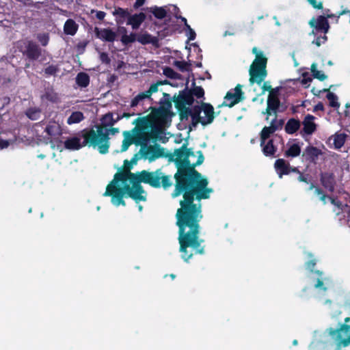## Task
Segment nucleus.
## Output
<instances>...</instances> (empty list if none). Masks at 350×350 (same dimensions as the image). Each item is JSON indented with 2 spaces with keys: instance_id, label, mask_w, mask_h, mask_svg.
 Segmentation results:
<instances>
[{
  "instance_id": "41",
  "label": "nucleus",
  "mask_w": 350,
  "mask_h": 350,
  "mask_svg": "<svg viewBox=\"0 0 350 350\" xmlns=\"http://www.w3.org/2000/svg\"><path fill=\"white\" fill-rule=\"evenodd\" d=\"M192 93L197 98H202L204 94V90L201 87H195L193 89Z\"/></svg>"
},
{
  "instance_id": "49",
  "label": "nucleus",
  "mask_w": 350,
  "mask_h": 350,
  "mask_svg": "<svg viewBox=\"0 0 350 350\" xmlns=\"http://www.w3.org/2000/svg\"><path fill=\"white\" fill-rule=\"evenodd\" d=\"M316 261L314 259H313L311 261L307 262L306 267L307 269L312 270V269L314 267Z\"/></svg>"
},
{
  "instance_id": "57",
  "label": "nucleus",
  "mask_w": 350,
  "mask_h": 350,
  "mask_svg": "<svg viewBox=\"0 0 350 350\" xmlns=\"http://www.w3.org/2000/svg\"><path fill=\"white\" fill-rule=\"evenodd\" d=\"M138 209H139V211H142V209H143L142 206V205H138Z\"/></svg>"
},
{
  "instance_id": "21",
  "label": "nucleus",
  "mask_w": 350,
  "mask_h": 350,
  "mask_svg": "<svg viewBox=\"0 0 350 350\" xmlns=\"http://www.w3.org/2000/svg\"><path fill=\"white\" fill-rule=\"evenodd\" d=\"M347 135L343 133H336L332 135L329 140L333 142L334 148L340 149L345 144Z\"/></svg>"
},
{
  "instance_id": "5",
  "label": "nucleus",
  "mask_w": 350,
  "mask_h": 350,
  "mask_svg": "<svg viewBox=\"0 0 350 350\" xmlns=\"http://www.w3.org/2000/svg\"><path fill=\"white\" fill-rule=\"evenodd\" d=\"M316 337L310 345V350H340L341 347L350 345V326L341 325L336 330L330 328L327 332Z\"/></svg>"
},
{
  "instance_id": "23",
  "label": "nucleus",
  "mask_w": 350,
  "mask_h": 350,
  "mask_svg": "<svg viewBox=\"0 0 350 350\" xmlns=\"http://www.w3.org/2000/svg\"><path fill=\"white\" fill-rule=\"evenodd\" d=\"M79 25L72 19H68L64 26V32L66 35L74 36L78 30Z\"/></svg>"
},
{
  "instance_id": "19",
  "label": "nucleus",
  "mask_w": 350,
  "mask_h": 350,
  "mask_svg": "<svg viewBox=\"0 0 350 350\" xmlns=\"http://www.w3.org/2000/svg\"><path fill=\"white\" fill-rule=\"evenodd\" d=\"M145 19L146 15L142 12L130 15L128 18L127 25H131L133 29H137L140 27Z\"/></svg>"
},
{
  "instance_id": "52",
  "label": "nucleus",
  "mask_w": 350,
  "mask_h": 350,
  "mask_svg": "<svg viewBox=\"0 0 350 350\" xmlns=\"http://www.w3.org/2000/svg\"><path fill=\"white\" fill-rule=\"evenodd\" d=\"M271 88V87L268 82H265L263 83V86H262L263 92H265L266 90H269Z\"/></svg>"
},
{
  "instance_id": "26",
  "label": "nucleus",
  "mask_w": 350,
  "mask_h": 350,
  "mask_svg": "<svg viewBox=\"0 0 350 350\" xmlns=\"http://www.w3.org/2000/svg\"><path fill=\"white\" fill-rule=\"evenodd\" d=\"M301 146L297 143H293L288 145V149L285 151L286 157H296L300 154Z\"/></svg>"
},
{
  "instance_id": "2",
  "label": "nucleus",
  "mask_w": 350,
  "mask_h": 350,
  "mask_svg": "<svg viewBox=\"0 0 350 350\" xmlns=\"http://www.w3.org/2000/svg\"><path fill=\"white\" fill-rule=\"evenodd\" d=\"M131 165L132 164L126 160L124 167L127 170L116 173L103 193L104 196H110L111 203L116 206H125L123 200L124 197H130L137 203L146 201V194L141 185L142 183L149 184L154 187L162 186L165 189L172 185L170 176L163 175L159 170L152 172L143 170L131 173L129 171Z\"/></svg>"
},
{
  "instance_id": "12",
  "label": "nucleus",
  "mask_w": 350,
  "mask_h": 350,
  "mask_svg": "<svg viewBox=\"0 0 350 350\" xmlns=\"http://www.w3.org/2000/svg\"><path fill=\"white\" fill-rule=\"evenodd\" d=\"M274 167L277 174L281 178L283 175L288 174L291 172H299L297 168L291 167L288 163H286L284 159H279L275 161Z\"/></svg>"
},
{
  "instance_id": "33",
  "label": "nucleus",
  "mask_w": 350,
  "mask_h": 350,
  "mask_svg": "<svg viewBox=\"0 0 350 350\" xmlns=\"http://www.w3.org/2000/svg\"><path fill=\"white\" fill-rule=\"evenodd\" d=\"M150 12L154 15V16L159 19L163 18L167 14V10L165 8L154 7L150 8Z\"/></svg>"
},
{
  "instance_id": "25",
  "label": "nucleus",
  "mask_w": 350,
  "mask_h": 350,
  "mask_svg": "<svg viewBox=\"0 0 350 350\" xmlns=\"http://www.w3.org/2000/svg\"><path fill=\"white\" fill-rule=\"evenodd\" d=\"M26 53L31 59H37L40 54V49L38 46L33 42H29L27 46Z\"/></svg>"
},
{
  "instance_id": "36",
  "label": "nucleus",
  "mask_w": 350,
  "mask_h": 350,
  "mask_svg": "<svg viewBox=\"0 0 350 350\" xmlns=\"http://www.w3.org/2000/svg\"><path fill=\"white\" fill-rule=\"evenodd\" d=\"M27 116L30 119L36 120L40 118V111L37 108H31L27 111Z\"/></svg>"
},
{
  "instance_id": "9",
  "label": "nucleus",
  "mask_w": 350,
  "mask_h": 350,
  "mask_svg": "<svg viewBox=\"0 0 350 350\" xmlns=\"http://www.w3.org/2000/svg\"><path fill=\"white\" fill-rule=\"evenodd\" d=\"M241 88V85H237L235 88L228 91L221 105L231 107L240 102L242 100L243 95Z\"/></svg>"
},
{
  "instance_id": "15",
  "label": "nucleus",
  "mask_w": 350,
  "mask_h": 350,
  "mask_svg": "<svg viewBox=\"0 0 350 350\" xmlns=\"http://www.w3.org/2000/svg\"><path fill=\"white\" fill-rule=\"evenodd\" d=\"M162 83L159 82L155 84H152L149 90L146 92L139 93L137 94L132 100L131 106L135 107L137 106L142 100L145 98H148L150 97L152 94L157 92L158 91V87L159 85H161Z\"/></svg>"
},
{
  "instance_id": "16",
  "label": "nucleus",
  "mask_w": 350,
  "mask_h": 350,
  "mask_svg": "<svg viewBox=\"0 0 350 350\" xmlns=\"http://www.w3.org/2000/svg\"><path fill=\"white\" fill-rule=\"evenodd\" d=\"M44 131L50 137H56L62 135V126L58 121L50 120L46 125Z\"/></svg>"
},
{
  "instance_id": "30",
  "label": "nucleus",
  "mask_w": 350,
  "mask_h": 350,
  "mask_svg": "<svg viewBox=\"0 0 350 350\" xmlns=\"http://www.w3.org/2000/svg\"><path fill=\"white\" fill-rule=\"evenodd\" d=\"M76 82L79 86L85 88L90 83V77L85 72H79L77 75Z\"/></svg>"
},
{
  "instance_id": "43",
  "label": "nucleus",
  "mask_w": 350,
  "mask_h": 350,
  "mask_svg": "<svg viewBox=\"0 0 350 350\" xmlns=\"http://www.w3.org/2000/svg\"><path fill=\"white\" fill-rule=\"evenodd\" d=\"M308 3L314 8L322 9L323 5L321 2L317 3L316 0H308Z\"/></svg>"
},
{
  "instance_id": "58",
  "label": "nucleus",
  "mask_w": 350,
  "mask_h": 350,
  "mask_svg": "<svg viewBox=\"0 0 350 350\" xmlns=\"http://www.w3.org/2000/svg\"><path fill=\"white\" fill-rule=\"evenodd\" d=\"M349 320H350V318H349V317H347V318H345V323H348V322L349 321Z\"/></svg>"
},
{
  "instance_id": "32",
  "label": "nucleus",
  "mask_w": 350,
  "mask_h": 350,
  "mask_svg": "<svg viewBox=\"0 0 350 350\" xmlns=\"http://www.w3.org/2000/svg\"><path fill=\"white\" fill-rule=\"evenodd\" d=\"M262 147L263 153L266 156L273 155L275 152V148L273 145L272 140H269L267 142H266Z\"/></svg>"
},
{
  "instance_id": "4",
  "label": "nucleus",
  "mask_w": 350,
  "mask_h": 350,
  "mask_svg": "<svg viewBox=\"0 0 350 350\" xmlns=\"http://www.w3.org/2000/svg\"><path fill=\"white\" fill-rule=\"evenodd\" d=\"M64 147L70 150H77L86 145L97 148L99 152L105 154L108 152L107 139L103 134V131L98 128L90 131H83L75 136L67 138L64 142Z\"/></svg>"
},
{
  "instance_id": "34",
  "label": "nucleus",
  "mask_w": 350,
  "mask_h": 350,
  "mask_svg": "<svg viewBox=\"0 0 350 350\" xmlns=\"http://www.w3.org/2000/svg\"><path fill=\"white\" fill-rule=\"evenodd\" d=\"M181 21L184 22L186 27L185 33L189 40H193L196 38L195 31L191 28L190 25L187 24V19L184 17H180Z\"/></svg>"
},
{
  "instance_id": "54",
  "label": "nucleus",
  "mask_w": 350,
  "mask_h": 350,
  "mask_svg": "<svg viewBox=\"0 0 350 350\" xmlns=\"http://www.w3.org/2000/svg\"><path fill=\"white\" fill-rule=\"evenodd\" d=\"M326 18H333V17H336L337 18V15H335V14H327V16H325Z\"/></svg>"
},
{
  "instance_id": "8",
  "label": "nucleus",
  "mask_w": 350,
  "mask_h": 350,
  "mask_svg": "<svg viewBox=\"0 0 350 350\" xmlns=\"http://www.w3.org/2000/svg\"><path fill=\"white\" fill-rule=\"evenodd\" d=\"M310 282L319 293H324L329 288V280L323 276L320 271L311 272L309 275Z\"/></svg>"
},
{
  "instance_id": "38",
  "label": "nucleus",
  "mask_w": 350,
  "mask_h": 350,
  "mask_svg": "<svg viewBox=\"0 0 350 350\" xmlns=\"http://www.w3.org/2000/svg\"><path fill=\"white\" fill-rule=\"evenodd\" d=\"M327 98L329 102V105L333 107H338L339 104L337 101V96L332 92H329L327 94Z\"/></svg>"
},
{
  "instance_id": "46",
  "label": "nucleus",
  "mask_w": 350,
  "mask_h": 350,
  "mask_svg": "<svg viewBox=\"0 0 350 350\" xmlns=\"http://www.w3.org/2000/svg\"><path fill=\"white\" fill-rule=\"evenodd\" d=\"M105 15L106 14L103 11H97L96 14V18L99 20H103L105 18Z\"/></svg>"
},
{
  "instance_id": "20",
  "label": "nucleus",
  "mask_w": 350,
  "mask_h": 350,
  "mask_svg": "<svg viewBox=\"0 0 350 350\" xmlns=\"http://www.w3.org/2000/svg\"><path fill=\"white\" fill-rule=\"evenodd\" d=\"M112 14L116 17V21L118 24H123L126 19L130 16V13L127 10L120 8H115L112 12Z\"/></svg>"
},
{
  "instance_id": "56",
  "label": "nucleus",
  "mask_w": 350,
  "mask_h": 350,
  "mask_svg": "<svg viewBox=\"0 0 350 350\" xmlns=\"http://www.w3.org/2000/svg\"><path fill=\"white\" fill-rule=\"evenodd\" d=\"M273 19L275 21V25H276L277 26H280V22L278 21L277 17H276V16H273Z\"/></svg>"
},
{
  "instance_id": "24",
  "label": "nucleus",
  "mask_w": 350,
  "mask_h": 350,
  "mask_svg": "<svg viewBox=\"0 0 350 350\" xmlns=\"http://www.w3.org/2000/svg\"><path fill=\"white\" fill-rule=\"evenodd\" d=\"M321 183L329 191H332L334 189V178L331 174L325 173L321 175Z\"/></svg>"
},
{
  "instance_id": "3",
  "label": "nucleus",
  "mask_w": 350,
  "mask_h": 350,
  "mask_svg": "<svg viewBox=\"0 0 350 350\" xmlns=\"http://www.w3.org/2000/svg\"><path fill=\"white\" fill-rule=\"evenodd\" d=\"M167 119V113L163 109H154L146 117L136 119L135 129L123 133L124 139L121 152L126 151L132 144L142 146L140 152L144 159L153 161L164 156V149L159 146H147L150 139L161 132Z\"/></svg>"
},
{
  "instance_id": "39",
  "label": "nucleus",
  "mask_w": 350,
  "mask_h": 350,
  "mask_svg": "<svg viewBox=\"0 0 350 350\" xmlns=\"http://www.w3.org/2000/svg\"><path fill=\"white\" fill-rule=\"evenodd\" d=\"M137 40V34L131 33L129 35H124L122 37V42L124 44L131 43Z\"/></svg>"
},
{
  "instance_id": "1",
  "label": "nucleus",
  "mask_w": 350,
  "mask_h": 350,
  "mask_svg": "<svg viewBox=\"0 0 350 350\" xmlns=\"http://www.w3.org/2000/svg\"><path fill=\"white\" fill-rule=\"evenodd\" d=\"M176 159L182 163L183 167L189 168L188 174L185 170L178 168L174 175L176 185L172 197L176 198L183 193L184 200L180 201V208L178 209L176 225L178 226V242L182 258L187 262L193 256V253L187 251L191 247L196 253L203 254L204 249L201 247L203 242L199 238V221L202 218L201 213V199H207L213 190L207 187L206 178L196 171L193 168L202 164L204 157L201 151L195 154L191 149L183 146L174 152Z\"/></svg>"
},
{
  "instance_id": "37",
  "label": "nucleus",
  "mask_w": 350,
  "mask_h": 350,
  "mask_svg": "<svg viewBox=\"0 0 350 350\" xmlns=\"http://www.w3.org/2000/svg\"><path fill=\"white\" fill-rule=\"evenodd\" d=\"M98 128L101 129L103 131V134L106 136V137L107 139V145H108V147H109V137H108V135L109 134L115 135L116 133H118L119 132L118 129L112 128V129H104V128L101 127L100 126H96V129H94V130L97 131Z\"/></svg>"
},
{
  "instance_id": "55",
  "label": "nucleus",
  "mask_w": 350,
  "mask_h": 350,
  "mask_svg": "<svg viewBox=\"0 0 350 350\" xmlns=\"http://www.w3.org/2000/svg\"><path fill=\"white\" fill-rule=\"evenodd\" d=\"M172 8L173 10L174 11V14H175V15H176V17H177V18H178V16H177V14H176V11H178V9L176 6H174V5L172 6Z\"/></svg>"
},
{
  "instance_id": "31",
  "label": "nucleus",
  "mask_w": 350,
  "mask_h": 350,
  "mask_svg": "<svg viewBox=\"0 0 350 350\" xmlns=\"http://www.w3.org/2000/svg\"><path fill=\"white\" fill-rule=\"evenodd\" d=\"M84 119L83 114L80 111H75L68 117L67 120L68 124H77Z\"/></svg>"
},
{
  "instance_id": "28",
  "label": "nucleus",
  "mask_w": 350,
  "mask_h": 350,
  "mask_svg": "<svg viewBox=\"0 0 350 350\" xmlns=\"http://www.w3.org/2000/svg\"><path fill=\"white\" fill-rule=\"evenodd\" d=\"M299 121L295 119H291L287 122L285 126V131L289 134H293L299 129Z\"/></svg>"
},
{
  "instance_id": "44",
  "label": "nucleus",
  "mask_w": 350,
  "mask_h": 350,
  "mask_svg": "<svg viewBox=\"0 0 350 350\" xmlns=\"http://www.w3.org/2000/svg\"><path fill=\"white\" fill-rule=\"evenodd\" d=\"M10 140H5L0 138V149H4L8 148L11 144Z\"/></svg>"
},
{
  "instance_id": "62",
  "label": "nucleus",
  "mask_w": 350,
  "mask_h": 350,
  "mask_svg": "<svg viewBox=\"0 0 350 350\" xmlns=\"http://www.w3.org/2000/svg\"><path fill=\"white\" fill-rule=\"evenodd\" d=\"M227 35H229V33H228L227 31L225 32L224 33V36H226Z\"/></svg>"
},
{
  "instance_id": "64",
  "label": "nucleus",
  "mask_w": 350,
  "mask_h": 350,
  "mask_svg": "<svg viewBox=\"0 0 350 350\" xmlns=\"http://www.w3.org/2000/svg\"><path fill=\"white\" fill-rule=\"evenodd\" d=\"M171 277H172V278H175L174 275H173V274H172V275H171Z\"/></svg>"
},
{
  "instance_id": "27",
  "label": "nucleus",
  "mask_w": 350,
  "mask_h": 350,
  "mask_svg": "<svg viewBox=\"0 0 350 350\" xmlns=\"http://www.w3.org/2000/svg\"><path fill=\"white\" fill-rule=\"evenodd\" d=\"M120 118L119 116L116 118H113L112 113H107L101 119V127H107L113 126Z\"/></svg>"
},
{
  "instance_id": "14",
  "label": "nucleus",
  "mask_w": 350,
  "mask_h": 350,
  "mask_svg": "<svg viewBox=\"0 0 350 350\" xmlns=\"http://www.w3.org/2000/svg\"><path fill=\"white\" fill-rule=\"evenodd\" d=\"M315 193L319 196L320 200L325 204L327 202V200H329L330 202L336 206H337L338 208H341L342 211L346 213L347 215H345L347 217V220L349 222H350V206H347L345 205V206L342 205L341 203H339V202L336 201V200L332 198H327L325 195L322 193L321 190L319 189H315Z\"/></svg>"
},
{
  "instance_id": "59",
  "label": "nucleus",
  "mask_w": 350,
  "mask_h": 350,
  "mask_svg": "<svg viewBox=\"0 0 350 350\" xmlns=\"http://www.w3.org/2000/svg\"><path fill=\"white\" fill-rule=\"evenodd\" d=\"M46 72L51 73V72H52V71H51V68H47V69L46 70Z\"/></svg>"
},
{
  "instance_id": "13",
  "label": "nucleus",
  "mask_w": 350,
  "mask_h": 350,
  "mask_svg": "<svg viewBox=\"0 0 350 350\" xmlns=\"http://www.w3.org/2000/svg\"><path fill=\"white\" fill-rule=\"evenodd\" d=\"M309 24L312 27L322 31L324 33H327L329 29V23L324 16H319L317 18H312Z\"/></svg>"
},
{
  "instance_id": "47",
  "label": "nucleus",
  "mask_w": 350,
  "mask_h": 350,
  "mask_svg": "<svg viewBox=\"0 0 350 350\" xmlns=\"http://www.w3.org/2000/svg\"><path fill=\"white\" fill-rule=\"evenodd\" d=\"M100 59L103 62H105V63L109 62V59L108 57V55L105 53H103L100 54Z\"/></svg>"
},
{
  "instance_id": "18",
  "label": "nucleus",
  "mask_w": 350,
  "mask_h": 350,
  "mask_svg": "<svg viewBox=\"0 0 350 350\" xmlns=\"http://www.w3.org/2000/svg\"><path fill=\"white\" fill-rule=\"evenodd\" d=\"M314 117L312 115H307L303 121V131L307 135L312 134L317 128L314 123Z\"/></svg>"
},
{
  "instance_id": "60",
  "label": "nucleus",
  "mask_w": 350,
  "mask_h": 350,
  "mask_svg": "<svg viewBox=\"0 0 350 350\" xmlns=\"http://www.w3.org/2000/svg\"><path fill=\"white\" fill-rule=\"evenodd\" d=\"M293 344L294 345H297V340H294L293 341Z\"/></svg>"
},
{
  "instance_id": "53",
  "label": "nucleus",
  "mask_w": 350,
  "mask_h": 350,
  "mask_svg": "<svg viewBox=\"0 0 350 350\" xmlns=\"http://www.w3.org/2000/svg\"><path fill=\"white\" fill-rule=\"evenodd\" d=\"M298 180L299 181H301V182H306V183H307V178L304 175H302L301 174H299Z\"/></svg>"
},
{
  "instance_id": "48",
  "label": "nucleus",
  "mask_w": 350,
  "mask_h": 350,
  "mask_svg": "<svg viewBox=\"0 0 350 350\" xmlns=\"http://www.w3.org/2000/svg\"><path fill=\"white\" fill-rule=\"evenodd\" d=\"M9 103V98L5 97L3 99H0V109L4 107V105H7Z\"/></svg>"
},
{
  "instance_id": "10",
  "label": "nucleus",
  "mask_w": 350,
  "mask_h": 350,
  "mask_svg": "<svg viewBox=\"0 0 350 350\" xmlns=\"http://www.w3.org/2000/svg\"><path fill=\"white\" fill-rule=\"evenodd\" d=\"M284 122L278 120L277 118H273L271 120L270 126H265L260 134L261 146H263L270 135L275 131L282 128Z\"/></svg>"
},
{
  "instance_id": "63",
  "label": "nucleus",
  "mask_w": 350,
  "mask_h": 350,
  "mask_svg": "<svg viewBox=\"0 0 350 350\" xmlns=\"http://www.w3.org/2000/svg\"><path fill=\"white\" fill-rule=\"evenodd\" d=\"M227 35H229V33H228L227 31L225 32L224 33V36H226Z\"/></svg>"
},
{
  "instance_id": "29",
  "label": "nucleus",
  "mask_w": 350,
  "mask_h": 350,
  "mask_svg": "<svg viewBox=\"0 0 350 350\" xmlns=\"http://www.w3.org/2000/svg\"><path fill=\"white\" fill-rule=\"evenodd\" d=\"M137 41L142 44H146L154 43L156 42V38L148 33H142L137 34Z\"/></svg>"
},
{
  "instance_id": "22",
  "label": "nucleus",
  "mask_w": 350,
  "mask_h": 350,
  "mask_svg": "<svg viewBox=\"0 0 350 350\" xmlns=\"http://www.w3.org/2000/svg\"><path fill=\"white\" fill-rule=\"evenodd\" d=\"M323 154L321 150L314 146H309L306 147L304 155L312 161H315L318 157Z\"/></svg>"
},
{
  "instance_id": "11",
  "label": "nucleus",
  "mask_w": 350,
  "mask_h": 350,
  "mask_svg": "<svg viewBox=\"0 0 350 350\" xmlns=\"http://www.w3.org/2000/svg\"><path fill=\"white\" fill-rule=\"evenodd\" d=\"M280 106V101L278 98L277 94L271 91L269 92L268 99H267V107L266 109L265 112H262L264 114H267L266 120H268L270 116H273V118H277L276 114Z\"/></svg>"
},
{
  "instance_id": "35",
  "label": "nucleus",
  "mask_w": 350,
  "mask_h": 350,
  "mask_svg": "<svg viewBox=\"0 0 350 350\" xmlns=\"http://www.w3.org/2000/svg\"><path fill=\"white\" fill-rule=\"evenodd\" d=\"M311 71L313 74V76L315 78H317L320 79L321 81H323L325 79L326 76L323 73V72L317 70V66L316 64H312L311 66Z\"/></svg>"
},
{
  "instance_id": "42",
  "label": "nucleus",
  "mask_w": 350,
  "mask_h": 350,
  "mask_svg": "<svg viewBox=\"0 0 350 350\" xmlns=\"http://www.w3.org/2000/svg\"><path fill=\"white\" fill-rule=\"evenodd\" d=\"M327 40V36L325 35L322 37H318L316 40L313 41L312 43L315 44L317 46H321V44H323Z\"/></svg>"
},
{
  "instance_id": "40",
  "label": "nucleus",
  "mask_w": 350,
  "mask_h": 350,
  "mask_svg": "<svg viewBox=\"0 0 350 350\" xmlns=\"http://www.w3.org/2000/svg\"><path fill=\"white\" fill-rule=\"evenodd\" d=\"M38 39L42 46H46L49 42V35L47 33H42L38 35Z\"/></svg>"
},
{
  "instance_id": "7",
  "label": "nucleus",
  "mask_w": 350,
  "mask_h": 350,
  "mask_svg": "<svg viewBox=\"0 0 350 350\" xmlns=\"http://www.w3.org/2000/svg\"><path fill=\"white\" fill-rule=\"evenodd\" d=\"M190 114L194 125L198 123L202 125L211 124L215 118L213 107L208 103L194 106L191 109Z\"/></svg>"
},
{
  "instance_id": "6",
  "label": "nucleus",
  "mask_w": 350,
  "mask_h": 350,
  "mask_svg": "<svg viewBox=\"0 0 350 350\" xmlns=\"http://www.w3.org/2000/svg\"><path fill=\"white\" fill-rule=\"evenodd\" d=\"M252 53L255 55V59L249 70L250 82L251 84L254 83L260 84L267 77V58L264 53L256 47L252 49Z\"/></svg>"
},
{
  "instance_id": "17",
  "label": "nucleus",
  "mask_w": 350,
  "mask_h": 350,
  "mask_svg": "<svg viewBox=\"0 0 350 350\" xmlns=\"http://www.w3.org/2000/svg\"><path fill=\"white\" fill-rule=\"evenodd\" d=\"M95 33L99 39L107 42H113L116 38V33L109 28H96Z\"/></svg>"
},
{
  "instance_id": "51",
  "label": "nucleus",
  "mask_w": 350,
  "mask_h": 350,
  "mask_svg": "<svg viewBox=\"0 0 350 350\" xmlns=\"http://www.w3.org/2000/svg\"><path fill=\"white\" fill-rule=\"evenodd\" d=\"M349 14V16H350V11L349 10H342V12H339L338 14L337 15V19H336V23H338V18L340 16L342 15H344V14Z\"/></svg>"
},
{
  "instance_id": "61",
  "label": "nucleus",
  "mask_w": 350,
  "mask_h": 350,
  "mask_svg": "<svg viewBox=\"0 0 350 350\" xmlns=\"http://www.w3.org/2000/svg\"><path fill=\"white\" fill-rule=\"evenodd\" d=\"M313 188H314V185H311L310 187V189H312Z\"/></svg>"
},
{
  "instance_id": "45",
  "label": "nucleus",
  "mask_w": 350,
  "mask_h": 350,
  "mask_svg": "<svg viewBox=\"0 0 350 350\" xmlns=\"http://www.w3.org/2000/svg\"><path fill=\"white\" fill-rule=\"evenodd\" d=\"M164 74L171 78H174L176 73L174 72V70L171 68H167L164 69Z\"/></svg>"
},
{
  "instance_id": "50",
  "label": "nucleus",
  "mask_w": 350,
  "mask_h": 350,
  "mask_svg": "<svg viewBox=\"0 0 350 350\" xmlns=\"http://www.w3.org/2000/svg\"><path fill=\"white\" fill-rule=\"evenodd\" d=\"M145 2V0H136L134 7L135 8H138L139 7L142 6Z\"/></svg>"
}]
</instances>
